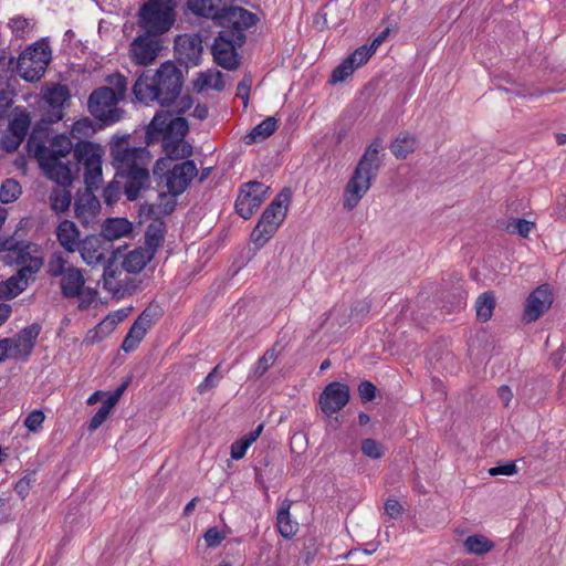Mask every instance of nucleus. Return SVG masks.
Segmentation results:
<instances>
[{
    "instance_id": "nucleus-1",
    "label": "nucleus",
    "mask_w": 566,
    "mask_h": 566,
    "mask_svg": "<svg viewBox=\"0 0 566 566\" xmlns=\"http://www.w3.org/2000/svg\"><path fill=\"white\" fill-rule=\"evenodd\" d=\"M128 139L129 135L114 136L111 156L116 175L126 178L124 189L127 199L134 201L149 182L150 154L146 147H130Z\"/></svg>"
},
{
    "instance_id": "nucleus-2",
    "label": "nucleus",
    "mask_w": 566,
    "mask_h": 566,
    "mask_svg": "<svg viewBox=\"0 0 566 566\" xmlns=\"http://www.w3.org/2000/svg\"><path fill=\"white\" fill-rule=\"evenodd\" d=\"M181 90V71L172 62H165L156 71L142 72L133 86V94L140 103L156 102L169 106L178 98Z\"/></svg>"
},
{
    "instance_id": "nucleus-3",
    "label": "nucleus",
    "mask_w": 566,
    "mask_h": 566,
    "mask_svg": "<svg viewBox=\"0 0 566 566\" xmlns=\"http://www.w3.org/2000/svg\"><path fill=\"white\" fill-rule=\"evenodd\" d=\"M381 148V140L377 138L371 142L359 159L344 189L343 207L346 210L352 211L356 208L370 189L371 181L377 177L380 168L379 151Z\"/></svg>"
},
{
    "instance_id": "nucleus-4",
    "label": "nucleus",
    "mask_w": 566,
    "mask_h": 566,
    "mask_svg": "<svg viewBox=\"0 0 566 566\" xmlns=\"http://www.w3.org/2000/svg\"><path fill=\"white\" fill-rule=\"evenodd\" d=\"M291 190L283 188L262 213L251 233V240L256 248H262L277 231L284 221L291 201Z\"/></svg>"
},
{
    "instance_id": "nucleus-5",
    "label": "nucleus",
    "mask_w": 566,
    "mask_h": 566,
    "mask_svg": "<svg viewBox=\"0 0 566 566\" xmlns=\"http://www.w3.org/2000/svg\"><path fill=\"white\" fill-rule=\"evenodd\" d=\"M46 272L52 277H61L60 289L64 297L76 298L82 295L85 285L83 272L70 265L67 255L62 251H54L50 254Z\"/></svg>"
},
{
    "instance_id": "nucleus-6",
    "label": "nucleus",
    "mask_w": 566,
    "mask_h": 566,
    "mask_svg": "<svg viewBox=\"0 0 566 566\" xmlns=\"http://www.w3.org/2000/svg\"><path fill=\"white\" fill-rule=\"evenodd\" d=\"M175 22L172 0H148L139 10V24L146 33L159 35Z\"/></svg>"
},
{
    "instance_id": "nucleus-7",
    "label": "nucleus",
    "mask_w": 566,
    "mask_h": 566,
    "mask_svg": "<svg viewBox=\"0 0 566 566\" xmlns=\"http://www.w3.org/2000/svg\"><path fill=\"white\" fill-rule=\"evenodd\" d=\"M74 158L84 168V182L88 188H98L102 182V158L104 149L99 144L78 140L74 146Z\"/></svg>"
},
{
    "instance_id": "nucleus-8",
    "label": "nucleus",
    "mask_w": 566,
    "mask_h": 566,
    "mask_svg": "<svg viewBox=\"0 0 566 566\" xmlns=\"http://www.w3.org/2000/svg\"><path fill=\"white\" fill-rule=\"evenodd\" d=\"M116 95L108 87H99L93 91L88 98L90 113L102 123L109 125L118 122L123 111L117 105Z\"/></svg>"
},
{
    "instance_id": "nucleus-9",
    "label": "nucleus",
    "mask_w": 566,
    "mask_h": 566,
    "mask_svg": "<svg viewBox=\"0 0 566 566\" xmlns=\"http://www.w3.org/2000/svg\"><path fill=\"white\" fill-rule=\"evenodd\" d=\"M245 41V33L238 32L232 35L229 31H220L214 39L212 53L218 65L227 70H235L239 66V55L237 48Z\"/></svg>"
},
{
    "instance_id": "nucleus-10",
    "label": "nucleus",
    "mask_w": 566,
    "mask_h": 566,
    "mask_svg": "<svg viewBox=\"0 0 566 566\" xmlns=\"http://www.w3.org/2000/svg\"><path fill=\"white\" fill-rule=\"evenodd\" d=\"M50 59V52L43 45H32L21 53L18 72L28 82L36 81L44 74Z\"/></svg>"
},
{
    "instance_id": "nucleus-11",
    "label": "nucleus",
    "mask_w": 566,
    "mask_h": 566,
    "mask_svg": "<svg viewBox=\"0 0 566 566\" xmlns=\"http://www.w3.org/2000/svg\"><path fill=\"white\" fill-rule=\"evenodd\" d=\"M161 316V308L156 303H150L136 318L127 335L125 336L120 348L125 353L134 352L144 339L147 332L155 322Z\"/></svg>"
},
{
    "instance_id": "nucleus-12",
    "label": "nucleus",
    "mask_w": 566,
    "mask_h": 566,
    "mask_svg": "<svg viewBox=\"0 0 566 566\" xmlns=\"http://www.w3.org/2000/svg\"><path fill=\"white\" fill-rule=\"evenodd\" d=\"M270 188L260 181H249L241 186L235 201V211L243 219H250L265 200Z\"/></svg>"
},
{
    "instance_id": "nucleus-13",
    "label": "nucleus",
    "mask_w": 566,
    "mask_h": 566,
    "mask_svg": "<svg viewBox=\"0 0 566 566\" xmlns=\"http://www.w3.org/2000/svg\"><path fill=\"white\" fill-rule=\"evenodd\" d=\"M74 146L71 138L65 135H56L52 138L50 146H45L43 143L38 140L36 130L34 129L28 139V150L34 157L54 156L57 159L66 157Z\"/></svg>"
},
{
    "instance_id": "nucleus-14",
    "label": "nucleus",
    "mask_w": 566,
    "mask_h": 566,
    "mask_svg": "<svg viewBox=\"0 0 566 566\" xmlns=\"http://www.w3.org/2000/svg\"><path fill=\"white\" fill-rule=\"evenodd\" d=\"M160 50V40L156 35L145 32L133 40L129 55L135 64L147 66L156 61Z\"/></svg>"
},
{
    "instance_id": "nucleus-15",
    "label": "nucleus",
    "mask_w": 566,
    "mask_h": 566,
    "mask_svg": "<svg viewBox=\"0 0 566 566\" xmlns=\"http://www.w3.org/2000/svg\"><path fill=\"white\" fill-rule=\"evenodd\" d=\"M202 50V41L199 34H181L175 40L176 56L186 67L199 64Z\"/></svg>"
},
{
    "instance_id": "nucleus-16",
    "label": "nucleus",
    "mask_w": 566,
    "mask_h": 566,
    "mask_svg": "<svg viewBox=\"0 0 566 566\" xmlns=\"http://www.w3.org/2000/svg\"><path fill=\"white\" fill-rule=\"evenodd\" d=\"M198 169L192 160L175 165L166 175V187L172 197L182 193L191 180L197 176Z\"/></svg>"
},
{
    "instance_id": "nucleus-17",
    "label": "nucleus",
    "mask_w": 566,
    "mask_h": 566,
    "mask_svg": "<svg viewBox=\"0 0 566 566\" xmlns=\"http://www.w3.org/2000/svg\"><path fill=\"white\" fill-rule=\"evenodd\" d=\"M349 401V387L346 384L334 381L328 384L319 397L322 411L331 416L342 410Z\"/></svg>"
},
{
    "instance_id": "nucleus-18",
    "label": "nucleus",
    "mask_w": 566,
    "mask_h": 566,
    "mask_svg": "<svg viewBox=\"0 0 566 566\" xmlns=\"http://www.w3.org/2000/svg\"><path fill=\"white\" fill-rule=\"evenodd\" d=\"M258 17L241 7L228 6L219 24L227 25L223 31H229L234 36L238 32L244 33L245 30L254 27Z\"/></svg>"
},
{
    "instance_id": "nucleus-19",
    "label": "nucleus",
    "mask_w": 566,
    "mask_h": 566,
    "mask_svg": "<svg viewBox=\"0 0 566 566\" xmlns=\"http://www.w3.org/2000/svg\"><path fill=\"white\" fill-rule=\"evenodd\" d=\"M70 98V93L64 85H54L44 94V99L50 109L44 114L42 122L46 124L57 123L64 117V105Z\"/></svg>"
},
{
    "instance_id": "nucleus-20",
    "label": "nucleus",
    "mask_w": 566,
    "mask_h": 566,
    "mask_svg": "<svg viewBox=\"0 0 566 566\" xmlns=\"http://www.w3.org/2000/svg\"><path fill=\"white\" fill-rule=\"evenodd\" d=\"M76 252L88 266L95 268L106 263L107 250L101 235L90 234L83 238Z\"/></svg>"
},
{
    "instance_id": "nucleus-21",
    "label": "nucleus",
    "mask_w": 566,
    "mask_h": 566,
    "mask_svg": "<svg viewBox=\"0 0 566 566\" xmlns=\"http://www.w3.org/2000/svg\"><path fill=\"white\" fill-rule=\"evenodd\" d=\"M41 332L39 324H31L19 332L12 338H8L11 347V358L27 359L35 345L36 338Z\"/></svg>"
},
{
    "instance_id": "nucleus-22",
    "label": "nucleus",
    "mask_w": 566,
    "mask_h": 566,
    "mask_svg": "<svg viewBox=\"0 0 566 566\" xmlns=\"http://www.w3.org/2000/svg\"><path fill=\"white\" fill-rule=\"evenodd\" d=\"M96 188H88L78 195L74 202L75 217L82 224H90L98 214L101 209L99 200L93 193Z\"/></svg>"
},
{
    "instance_id": "nucleus-23",
    "label": "nucleus",
    "mask_w": 566,
    "mask_h": 566,
    "mask_svg": "<svg viewBox=\"0 0 566 566\" xmlns=\"http://www.w3.org/2000/svg\"><path fill=\"white\" fill-rule=\"evenodd\" d=\"M45 176L55 181L60 187H69L72 184V171L66 164L54 156L35 157Z\"/></svg>"
},
{
    "instance_id": "nucleus-24",
    "label": "nucleus",
    "mask_w": 566,
    "mask_h": 566,
    "mask_svg": "<svg viewBox=\"0 0 566 566\" xmlns=\"http://www.w3.org/2000/svg\"><path fill=\"white\" fill-rule=\"evenodd\" d=\"M552 295L545 286H539L527 298L523 319L527 323L535 322L549 308Z\"/></svg>"
},
{
    "instance_id": "nucleus-25",
    "label": "nucleus",
    "mask_w": 566,
    "mask_h": 566,
    "mask_svg": "<svg viewBox=\"0 0 566 566\" xmlns=\"http://www.w3.org/2000/svg\"><path fill=\"white\" fill-rule=\"evenodd\" d=\"M41 264L42 262L40 259L31 258L29 264L22 266L17 274L12 275L7 281V289L10 297H15L28 287L29 281L40 270Z\"/></svg>"
},
{
    "instance_id": "nucleus-26",
    "label": "nucleus",
    "mask_w": 566,
    "mask_h": 566,
    "mask_svg": "<svg viewBox=\"0 0 566 566\" xmlns=\"http://www.w3.org/2000/svg\"><path fill=\"white\" fill-rule=\"evenodd\" d=\"M31 119L27 112L15 114L9 123V132L12 137H4L2 145L6 150L13 151L23 142L30 128Z\"/></svg>"
},
{
    "instance_id": "nucleus-27",
    "label": "nucleus",
    "mask_w": 566,
    "mask_h": 566,
    "mask_svg": "<svg viewBox=\"0 0 566 566\" xmlns=\"http://www.w3.org/2000/svg\"><path fill=\"white\" fill-rule=\"evenodd\" d=\"M55 237L57 243L63 248L65 253H74L78 250L82 242L81 231L77 226L71 220H62L56 229Z\"/></svg>"
},
{
    "instance_id": "nucleus-28",
    "label": "nucleus",
    "mask_w": 566,
    "mask_h": 566,
    "mask_svg": "<svg viewBox=\"0 0 566 566\" xmlns=\"http://www.w3.org/2000/svg\"><path fill=\"white\" fill-rule=\"evenodd\" d=\"M368 54L369 53L367 50L357 48L350 55H348L338 66L333 70L331 82H344L355 72L356 69L367 63Z\"/></svg>"
},
{
    "instance_id": "nucleus-29",
    "label": "nucleus",
    "mask_w": 566,
    "mask_h": 566,
    "mask_svg": "<svg viewBox=\"0 0 566 566\" xmlns=\"http://www.w3.org/2000/svg\"><path fill=\"white\" fill-rule=\"evenodd\" d=\"M229 0H188V9L196 15L216 20L220 23Z\"/></svg>"
},
{
    "instance_id": "nucleus-30",
    "label": "nucleus",
    "mask_w": 566,
    "mask_h": 566,
    "mask_svg": "<svg viewBox=\"0 0 566 566\" xmlns=\"http://www.w3.org/2000/svg\"><path fill=\"white\" fill-rule=\"evenodd\" d=\"M132 231L133 224L126 218H109L102 224L99 235L104 241H115L129 235Z\"/></svg>"
},
{
    "instance_id": "nucleus-31",
    "label": "nucleus",
    "mask_w": 566,
    "mask_h": 566,
    "mask_svg": "<svg viewBox=\"0 0 566 566\" xmlns=\"http://www.w3.org/2000/svg\"><path fill=\"white\" fill-rule=\"evenodd\" d=\"M151 252L138 247L129 251L122 262V268L128 273H139L151 260Z\"/></svg>"
},
{
    "instance_id": "nucleus-32",
    "label": "nucleus",
    "mask_w": 566,
    "mask_h": 566,
    "mask_svg": "<svg viewBox=\"0 0 566 566\" xmlns=\"http://www.w3.org/2000/svg\"><path fill=\"white\" fill-rule=\"evenodd\" d=\"M171 113L168 111L157 112L148 125L146 138L148 144L164 139L167 136L168 125Z\"/></svg>"
},
{
    "instance_id": "nucleus-33",
    "label": "nucleus",
    "mask_w": 566,
    "mask_h": 566,
    "mask_svg": "<svg viewBox=\"0 0 566 566\" xmlns=\"http://www.w3.org/2000/svg\"><path fill=\"white\" fill-rule=\"evenodd\" d=\"M292 502L290 500H284L281 503L280 510L276 516V526L280 534L284 538L293 537L297 532V523L291 518L290 510Z\"/></svg>"
},
{
    "instance_id": "nucleus-34",
    "label": "nucleus",
    "mask_w": 566,
    "mask_h": 566,
    "mask_svg": "<svg viewBox=\"0 0 566 566\" xmlns=\"http://www.w3.org/2000/svg\"><path fill=\"white\" fill-rule=\"evenodd\" d=\"M165 232L166 228L163 221L156 220L148 224L145 232V245L143 248L151 252L153 256H155L158 248L164 243Z\"/></svg>"
},
{
    "instance_id": "nucleus-35",
    "label": "nucleus",
    "mask_w": 566,
    "mask_h": 566,
    "mask_svg": "<svg viewBox=\"0 0 566 566\" xmlns=\"http://www.w3.org/2000/svg\"><path fill=\"white\" fill-rule=\"evenodd\" d=\"M193 87L198 92L211 88L214 91H222L224 88L223 74L220 71L208 70L201 72L193 82Z\"/></svg>"
},
{
    "instance_id": "nucleus-36",
    "label": "nucleus",
    "mask_w": 566,
    "mask_h": 566,
    "mask_svg": "<svg viewBox=\"0 0 566 566\" xmlns=\"http://www.w3.org/2000/svg\"><path fill=\"white\" fill-rule=\"evenodd\" d=\"M163 140V148L169 159H181L191 155L192 147L184 140V138H171L165 136Z\"/></svg>"
},
{
    "instance_id": "nucleus-37",
    "label": "nucleus",
    "mask_w": 566,
    "mask_h": 566,
    "mask_svg": "<svg viewBox=\"0 0 566 566\" xmlns=\"http://www.w3.org/2000/svg\"><path fill=\"white\" fill-rule=\"evenodd\" d=\"M277 127V120L274 117H268L244 136V142L247 145L262 142L269 138Z\"/></svg>"
},
{
    "instance_id": "nucleus-38",
    "label": "nucleus",
    "mask_w": 566,
    "mask_h": 566,
    "mask_svg": "<svg viewBox=\"0 0 566 566\" xmlns=\"http://www.w3.org/2000/svg\"><path fill=\"white\" fill-rule=\"evenodd\" d=\"M262 430L263 424H259L254 430L244 434L239 440L234 441L231 444V458L233 460L242 459L245 455L247 450L251 447V444L258 440V438L262 433Z\"/></svg>"
},
{
    "instance_id": "nucleus-39",
    "label": "nucleus",
    "mask_w": 566,
    "mask_h": 566,
    "mask_svg": "<svg viewBox=\"0 0 566 566\" xmlns=\"http://www.w3.org/2000/svg\"><path fill=\"white\" fill-rule=\"evenodd\" d=\"M495 307V295L493 292L488 291L482 293L475 302L476 317L481 322H486L491 318Z\"/></svg>"
},
{
    "instance_id": "nucleus-40",
    "label": "nucleus",
    "mask_w": 566,
    "mask_h": 566,
    "mask_svg": "<svg viewBox=\"0 0 566 566\" xmlns=\"http://www.w3.org/2000/svg\"><path fill=\"white\" fill-rule=\"evenodd\" d=\"M465 551L474 555H484L493 548V543L484 535H470L464 542Z\"/></svg>"
},
{
    "instance_id": "nucleus-41",
    "label": "nucleus",
    "mask_w": 566,
    "mask_h": 566,
    "mask_svg": "<svg viewBox=\"0 0 566 566\" xmlns=\"http://www.w3.org/2000/svg\"><path fill=\"white\" fill-rule=\"evenodd\" d=\"M416 149V138L410 135L398 136L390 145V150L398 159H405Z\"/></svg>"
},
{
    "instance_id": "nucleus-42",
    "label": "nucleus",
    "mask_w": 566,
    "mask_h": 566,
    "mask_svg": "<svg viewBox=\"0 0 566 566\" xmlns=\"http://www.w3.org/2000/svg\"><path fill=\"white\" fill-rule=\"evenodd\" d=\"M72 195L67 187L54 188L50 195L51 209L56 213L65 212L71 205Z\"/></svg>"
},
{
    "instance_id": "nucleus-43",
    "label": "nucleus",
    "mask_w": 566,
    "mask_h": 566,
    "mask_svg": "<svg viewBox=\"0 0 566 566\" xmlns=\"http://www.w3.org/2000/svg\"><path fill=\"white\" fill-rule=\"evenodd\" d=\"M127 317L126 310H118L109 313L96 327L95 333H102L107 335L114 331V328Z\"/></svg>"
},
{
    "instance_id": "nucleus-44",
    "label": "nucleus",
    "mask_w": 566,
    "mask_h": 566,
    "mask_svg": "<svg viewBox=\"0 0 566 566\" xmlns=\"http://www.w3.org/2000/svg\"><path fill=\"white\" fill-rule=\"evenodd\" d=\"M21 186L14 179H6L0 187V201L2 203H11L21 195Z\"/></svg>"
},
{
    "instance_id": "nucleus-45",
    "label": "nucleus",
    "mask_w": 566,
    "mask_h": 566,
    "mask_svg": "<svg viewBox=\"0 0 566 566\" xmlns=\"http://www.w3.org/2000/svg\"><path fill=\"white\" fill-rule=\"evenodd\" d=\"M277 357V352L275 350V347H272L263 354L261 358L254 364L252 369V376L255 378H260L263 376L269 368L274 364Z\"/></svg>"
},
{
    "instance_id": "nucleus-46",
    "label": "nucleus",
    "mask_w": 566,
    "mask_h": 566,
    "mask_svg": "<svg viewBox=\"0 0 566 566\" xmlns=\"http://www.w3.org/2000/svg\"><path fill=\"white\" fill-rule=\"evenodd\" d=\"M108 88H111L116 95V99L123 101L126 97L128 80L124 75L116 73L107 77Z\"/></svg>"
},
{
    "instance_id": "nucleus-47",
    "label": "nucleus",
    "mask_w": 566,
    "mask_h": 566,
    "mask_svg": "<svg viewBox=\"0 0 566 566\" xmlns=\"http://www.w3.org/2000/svg\"><path fill=\"white\" fill-rule=\"evenodd\" d=\"M534 222L526 219L513 218L505 226L507 232L526 238L534 228Z\"/></svg>"
},
{
    "instance_id": "nucleus-48",
    "label": "nucleus",
    "mask_w": 566,
    "mask_h": 566,
    "mask_svg": "<svg viewBox=\"0 0 566 566\" xmlns=\"http://www.w3.org/2000/svg\"><path fill=\"white\" fill-rule=\"evenodd\" d=\"M94 133V126L91 119L81 118L76 120L71 129L73 138L82 140V138L88 137Z\"/></svg>"
},
{
    "instance_id": "nucleus-49",
    "label": "nucleus",
    "mask_w": 566,
    "mask_h": 566,
    "mask_svg": "<svg viewBox=\"0 0 566 566\" xmlns=\"http://www.w3.org/2000/svg\"><path fill=\"white\" fill-rule=\"evenodd\" d=\"M187 132V120L184 117H172V115H170L167 136H171V138H184Z\"/></svg>"
},
{
    "instance_id": "nucleus-50",
    "label": "nucleus",
    "mask_w": 566,
    "mask_h": 566,
    "mask_svg": "<svg viewBox=\"0 0 566 566\" xmlns=\"http://www.w3.org/2000/svg\"><path fill=\"white\" fill-rule=\"evenodd\" d=\"M361 452L371 459H379L382 454V446L375 439H365L361 442Z\"/></svg>"
},
{
    "instance_id": "nucleus-51",
    "label": "nucleus",
    "mask_w": 566,
    "mask_h": 566,
    "mask_svg": "<svg viewBox=\"0 0 566 566\" xmlns=\"http://www.w3.org/2000/svg\"><path fill=\"white\" fill-rule=\"evenodd\" d=\"M34 483H35V473L34 472L28 473L15 483L14 491L21 499H24L29 494V492Z\"/></svg>"
},
{
    "instance_id": "nucleus-52",
    "label": "nucleus",
    "mask_w": 566,
    "mask_h": 566,
    "mask_svg": "<svg viewBox=\"0 0 566 566\" xmlns=\"http://www.w3.org/2000/svg\"><path fill=\"white\" fill-rule=\"evenodd\" d=\"M222 376L219 373V366H216L203 379V381L198 386V391L203 394L212 388H214Z\"/></svg>"
},
{
    "instance_id": "nucleus-53",
    "label": "nucleus",
    "mask_w": 566,
    "mask_h": 566,
    "mask_svg": "<svg viewBox=\"0 0 566 566\" xmlns=\"http://www.w3.org/2000/svg\"><path fill=\"white\" fill-rule=\"evenodd\" d=\"M44 419L45 415L42 410H33L27 416L24 426L28 428V430L36 432L39 429H41Z\"/></svg>"
},
{
    "instance_id": "nucleus-54",
    "label": "nucleus",
    "mask_w": 566,
    "mask_h": 566,
    "mask_svg": "<svg viewBox=\"0 0 566 566\" xmlns=\"http://www.w3.org/2000/svg\"><path fill=\"white\" fill-rule=\"evenodd\" d=\"M9 25L11 27L12 31L19 36L23 35L31 28L30 20L23 17L12 18L10 20Z\"/></svg>"
},
{
    "instance_id": "nucleus-55",
    "label": "nucleus",
    "mask_w": 566,
    "mask_h": 566,
    "mask_svg": "<svg viewBox=\"0 0 566 566\" xmlns=\"http://www.w3.org/2000/svg\"><path fill=\"white\" fill-rule=\"evenodd\" d=\"M120 196V187L118 182H111L103 191V198L107 205L115 203Z\"/></svg>"
},
{
    "instance_id": "nucleus-56",
    "label": "nucleus",
    "mask_w": 566,
    "mask_h": 566,
    "mask_svg": "<svg viewBox=\"0 0 566 566\" xmlns=\"http://www.w3.org/2000/svg\"><path fill=\"white\" fill-rule=\"evenodd\" d=\"M376 386L367 380L360 382L358 386V394L364 402L373 400L376 396Z\"/></svg>"
},
{
    "instance_id": "nucleus-57",
    "label": "nucleus",
    "mask_w": 566,
    "mask_h": 566,
    "mask_svg": "<svg viewBox=\"0 0 566 566\" xmlns=\"http://www.w3.org/2000/svg\"><path fill=\"white\" fill-rule=\"evenodd\" d=\"M516 472H517L516 464L512 461L489 469V474L492 476L513 475Z\"/></svg>"
},
{
    "instance_id": "nucleus-58",
    "label": "nucleus",
    "mask_w": 566,
    "mask_h": 566,
    "mask_svg": "<svg viewBox=\"0 0 566 566\" xmlns=\"http://www.w3.org/2000/svg\"><path fill=\"white\" fill-rule=\"evenodd\" d=\"M109 413H111V410H108L104 406H101L98 408V410L95 412V415L92 417V419L88 423V430L90 431L96 430L107 419Z\"/></svg>"
},
{
    "instance_id": "nucleus-59",
    "label": "nucleus",
    "mask_w": 566,
    "mask_h": 566,
    "mask_svg": "<svg viewBox=\"0 0 566 566\" xmlns=\"http://www.w3.org/2000/svg\"><path fill=\"white\" fill-rule=\"evenodd\" d=\"M224 539V534L217 527L209 528L205 534V541L209 547L218 546Z\"/></svg>"
},
{
    "instance_id": "nucleus-60",
    "label": "nucleus",
    "mask_w": 566,
    "mask_h": 566,
    "mask_svg": "<svg viewBox=\"0 0 566 566\" xmlns=\"http://www.w3.org/2000/svg\"><path fill=\"white\" fill-rule=\"evenodd\" d=\"M390 29L386 28L384 31L380 32L371 42V44L368 45H361L360 48L368 51V60L371 57V55L376 52L377 48L387 39L389 35Z\"/></svg>"
},
{
    "instance_id": "nucleus-61",
    "label": "nucleus",
    "mask_w": 566,
    "mask_h": 566,
    "mask_svg": "<svg viewBox=\"0 0 566 566\" xmlns=\"http://www.w3.org/2000/svg\"><path fill=\"white\" fill-rule=\"evenodd\" d=\"M251 85L252 80L250 77H244L237 86V96L243 101L244 105L248 104Z\"/></svg>"
},
{
    "instance_id": "nucleus-62",
    "label": "nucleus",
    "mask_w": 566,
    "mask_h": 566,
    "mask_svg": "<svg viewBox=\"0 0 566 566\" xmlns=\"http://www.w3.org/2000/svg\"><path fill=\"white\" fill-rule=\"evenodd\" d=\"M385 512L391 518H397L401 514L402 507L397 500L389 499L385 503Z\"/></svg>"
},
{
    "instance_id": "nucleus-63",
    "label": "nucleus",
    "mask_w": 566,
    "mask_h": 566,
    "mask_svg": "<svg viewBox=\"0 0 566 566\" xmlns=\"http://www.w3.org/2000/svg\"><path fill=\"white\" fill-rule=\"evenodd\" d=\"M11 358V347L8 338L0 340V363Z\"/></svg>"
},
{
    "instance_id": "nucleus-64",
    "label": "nucleus",
    "mask_w": 566,
    "mask_h": 566,
    "mask_svg": "<svg viewBox=\"0 0 566 566\" xmlns=\"http://www.w3.org/2000/svg\"><path fill=\"white\" fill-rule=\"evenodd\" d=\"M209 109L208 106L205 104H198L193 108L192 116L199 120H203L208 117Z\"/></svg>"
}]
</instances>
